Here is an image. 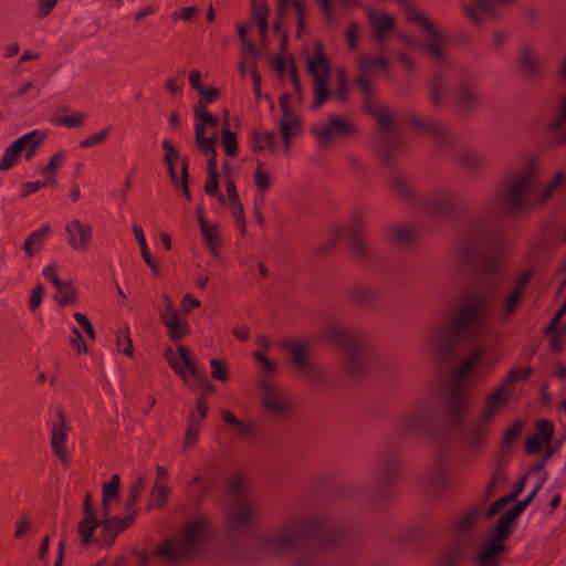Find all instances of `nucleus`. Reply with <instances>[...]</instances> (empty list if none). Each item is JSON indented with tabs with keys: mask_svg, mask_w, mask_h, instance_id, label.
<instances>
[{
	"mask_svg": "<svg viewBox=\"0 0 566 566\" xmlns=\"http://www.w3.org/2000/svg\"><path fill=\"white\" fill-rule=\"evenodd\" d=\"M446 87V81L441 73L432 75L429 82L430 98L434 106H439L442 102V94Z\"/></svg>",
	"mask_w": 566,
	"mask_h": 566,
	"instance_id": "nucleus-54",
	"label": "nucleus"
},
{
	"mask_svg": "<svg viewBox=\"0 0 566 566\" xmlns=\"http://www.w3.org/2000/svg\"><path fill=\"white\" fill-rule=\"evenodd\" d=\"M455 98L461 108L465 112L473 111L479 105L480 101V96L474 86L467 82L459 84Z\"/></svg>",
	"mask_w": 566,
	"mask_h": 566,
	"instance_id": "nucleus-32",
	"label": "nucleus"
},
{
	"mask_svg": "<svg viewBox=\"0 0 566 566\" xmlns=\"http://www.w3.org/2000/svg\"><path fill=\"white\" fill-rule=\"evenodd\" d=\"M222 145L226 154L229 157H235L238 155V142L235 133L230 130V124L228 118L223 122L221 130Z\"/></svg>",
	"mask_w": 566,
	"mask_h": 566,
	"instance_id": "nucleus-52",
	"label": "nucleus"
},
{
	"mask_svg": "<svg viewBox=\"0 0 566 566\" xmlns=\"http://www.w3.org/2000/svg\"><path fill=\"white\" fill-rule=\"evenodd\" d=\"M390 190L405 201L413 199V190L410 181L399 172H394L390 184Z\"/></svg>",
	"mask_w": 566,
	"mask_h": 566,
	"instance_id": "nucleus-41",
	"label": "nucleus"
},
{
	"mask_svg": "<svg viewBox=\"0 0 566 566\" xmlns=\"http://www.w3.org/2000/svg\"><path fill=\"white\" fill-rule=\"evenodd\" d=\"M169 493V486L163 482L155 481L147 503V511H150L153 507H164L167 503Z\"/></svg>",
	"mask_w": 566,
	"mask_h": 566,
	"instance_id": "nucleus-46",
	"label": "nucleus"
},
{
	"mask_svg": "<svg viewBox=\"0 0 566 566\" xmlns=\"http://www.w3.org/2000/svg\"><path fill=\"white\" fill-rule=\"evenodd\" d=\"M482 514L481 507H473L469 510L462 517L453 523L454 537L459 539H470V544H474L475 536L472 527L480 520Z\"/></svg>",
	"mask_w": 566,
	"mask_h": 566,
	"instance_id": "nucleus-27",
	"label": "nucleus"
},
{
	"mask_svg": "<svg viewBox=\"0 0 566 566\" xmlns=\"http://www.w3.org/2000/svg\"><path fill=\"white\" fill-rule=\"evenodd\" d=\"M523 295H524L523 292L517 291L515 289H513L506 295V297L504 300V306H503V317L504 318H509L516 313Z\"/></svg>",
	"mask_w": 566,
	"mask_h": 566,
	"instance_id": "nucleus-62",
	"label": "nucleus"
},
{
	"mask_svg": "<svg viewBox=\"0 0 566 566\" xmlns=\"http://www.w3.org/2000/svg\"><path fill=\"white\" fill-rule=\"evenodd\" d=\"M262 405L273 417L285 416L292 408L291 401L270 380L260 382Z\"/></svg>",
	"mask_w": 566,
	"mask_h": 566,
	"instance_id": "nucleus-21",
	"label": "nucleus"
},
{
	"mask_svg": "<svg viewBox=\"0 0 566 566\" xmlns=\"http://www.w3.org/2000/svg\"><path fill=\"white\" fill-rule=\"evenodd\" d=\"M53 298L62 307H65L70 304H75L77 301V291H76L73 282L65 281L62 284V287L56 290V293L53 296Z\"/></svg>",
	"mask_w": 566,
	"mask_h": 566,
	"instance_id": "nucleus-49",
	"label": "nucleus"
},
{
	"mask_svg": "<svg viewBox=\"0 0 566 566\" xmlns=\"http://www.w3.org/2000/svg\"><path fill=\"white\" fill-rule=\"evenodd\" d=\"M500 212L492 202L482 216L470 219L457 243L460 261L470 266L481 282L493 281L512 245L511 238L500 228Z\"/></svg>",
	"mask_w": 566,
	"mask_h": 566,
	"instance_id": "nucleus-1",
	"label": "nucleus"
},
{
	"mask_svg": "<svg viewBox=\"0 0 566 566\" xmlns=\"http://www.w3.org/2000/svg\"><path fill=\"white\" fill-rule=\"evenodd\" d=\"M200 233L210 253L217 258L219 254V247L221 244V235L218 224L201 221Z\"/></svg>",
	"mask_w": 566,
	"mask_h": 566,
	"instance_id": "nucleus-33",
	"label": "nucleus"
},
{
	"mask_svg": "<svg viewBox=\"0 0 566 566\" xmlns=\"http://www.w3.org/2000/svg\"><path fill=\"white\" fill-rule=\"evenodd\" d=\"M116 345L118 352L125 354L126 356L133 355L134 346L129 335L128 326H126L123 331H118L116 335Z\"/></svg>",
	"mask_w": 566,
	"mask_h": 566,
	"instance_id": "nucleus-64",
	"label": "nucleus"
},
{
	"mask_svg": "<svg viewBox=\"0 0 566 566\" xmlns=\"http://www.w3.org/2000/svg\"><path fill=\"white\" fill-rule=\"evenodd\" d=\"M458 206V198L453 193H437L423 202L424 212L436 219L452 217Z\"/></svg>",
	"mask_w": 566,
	"mask_h": 566,
	"instance_id": "nucleus-22",
	"label": "nucleus"
},
{
	"mask_svg": "<svg viewBox=\"0 0 566 566\" xmlns=\"http://www.w3.org/2000/svg\"><path fill=\"white\" fill-rule=\"evenodd\" d=\"M281 347L289 353L292 364L308 382L316 385L323 381L322 371L307 359L306 348L303 344L284 340L281 343Z\"/></svg>",
	"mask_w": 566,
	"mask_h": 566,
	"instance_id": "nucleus-16",
	"label": "nucleus"
},
{
	"mask_svg": "<svg viewBox=\"0 0 566 566\" xmlns=\"http://www.w3.org/2000/svg\"><path fill=\"white\" fill-rule=\"evenodd\" d=\"M321 338L343 352L345 368L352 376H359L365 371L366 353L361 332L348 329L333 322L322 329Z\"/></svg>",
	"mask_w": 566,
	"mask_h": 566,
	"instance_id": "nucleus-5",
	"label": "nucleus"
},
{
	"mask_svg": "<svg viewBox=\"0 0 566 566\" xmlns=\"http://www.w3.org/2000/svg\"><path fill=\"white\" fill-rule=\"evenodd\" d=\"M101 536L95 539V544L101 547L113 545L116 536L119 534L116 526L109 520V516L99 520Z\"/></svg>",
	"mask_w": 566,
	"mask_h": 566,
	"instance_id": "nucleus-48",
	"label": "nucleus"
},
{
	"mask_svg": "<svg viewBox=\"0 0 566 566\" xmlns=\"http://www.w3.org/2000/svg\"><path fill=\"white\" fill-rule=\"evenodd\" d=\"M120 478L118 474H113L108 482L103 485L102 496V514L104 517L109 516L111 510L108 506L109 501L118 495Z\"/></svg>",
	"mask_w": 566,
	"mask_h": 566,
	"instance_id": "nucleus-44",
	"label": "nucleus"
},
{
	"mask_svg": "<svg viewBox=\"0 0 566 566\" xmlns=\"http://www.w3.org/2000/svg\"><path fill=\"white\" fill-rule=\"evenodd\" d=\"M228 491L232 496L229 507L230 526L233 530H243L255 520L256 511L244 491L243 479L240 474H234L229 479Z\"/></svg>",
	"mask_w": 566,
	"mask_h": 566,
	"instance_id": "nucleus-8",
	"label": "nucleus"
},
{
	"mask_svg": "<svg viewBox=\"0 0 566 566\" xmlns=\"http://www.w3.org/2000/svg\"><path fill=\"white\" fill-rule=\"evenodd\" d=\"M66 240L69 245L76 251H86L93 239L92 227L77 219L65 226Z\"/></svg>",
	"mask_w": 566,
	"mask_h": 566,
	"instance_id": "nucleus-24",
	"label": "nucleus"
},
{
	"mask_svg": "<svg viewBox=\"0 0 566 566\" xmlns=\"http://www.w3.org/2000/svg\"><path fill=\"white\" fill-rule=\"evenodd\" d=\"M346 534L323 515L291 517L277 530L263 534L260 546L268 554L291 552L300 541L310 542L319 552H331L343 545Z\"/></svg>",
	"mask_w": 566,
	"mask_h": 566,
	"instance_id": "nucleus-2",
	"label": "nucleus"
},
{
	"mask_svg": "<svg viewBox=\"0 0 566 566\" xmlns=\"http://www.w3.org/2000/svg\"><path fill=\"white\" fill-rule=\"evenodd\" d=\"M289 6H290V0H276L275 18L273 20L272 27H273L274 33H276L277 35L284 31L283 28L285 24Z\"/></svg>",
	"mask_w": 566,
	"mask_h": 566,
	"instance_id": "nucleus-59",
	"label": "nucleus"
},
{
	"mask_svg": "<svg viewBox=\"0 0 566 566\" xmlns=\"http://www.w3.org/2000/svg\"><path fill=\"white\" fill-rule=\"evenodd\" d=\"M307 69L313 77L314 99L311 108L317 109L331 95L328 90V77L331 73V65L324 52V46L321 41L315 42V54L307 61Z\"/></svg>",
	"mask_w": 566,
	"mask_h": 566,
	"instance_id": "nucleus-13",
	"label": "nucleus"
},
{
	"mask_svg": "<svg viewBox=\"0 0 566 566\" xmlns=\"http://www.w3.org/2000/svg\"><path fill=\"white\" fill-rule=\"evenodd\" d=\"M276 134L274 132H268L265 134H261L258 130L252 132V151L259 153L264 150L265 148H270L274 150L276 145L274 143Z\"/></svg>",
	"mask_w": 566,
	"mask_h": 566,
	"instance_id": "nucleus-50",
	"label": "nucleus"
},
{
	"mask_svg": "<svg viewBox=\"0 0 566 566\" xmlns=\"http://www.w3.org/2000/svg\"><path fill=\"white\" fill-rule=\"evenodd\" d=\"M48 134L46 132L33 129L27 134L21 135L17 139H14L12 143L23 151L27 147H31L32 143L39 140V146L43 144V142L46 139Z\"/></svg>",
	"mask_w": 566,
	"mask_h": 566,
	"instance_id": "nucleus-53",
	"label": "nucleus"
},
{
	"mask_svg": "<svg viewBox=\"0 0 566 566\" xmlns=\"http://www.w3.org/2000/svg\"><path fill=\"white\" fill-rule=\"evenodd\" d=\"M509 398L510 396L503 392L502 389L496 388L488 396L485 408L480 417L491 422L495 413L507 403Z\"/></svg>",
	"mask_w": 566,
	"mask_h": 566,
	"instance_id": "nucleus-34",
	"label": "nucleus"
},
{
	"mask_svg": "<svg viewBox=\"0 0 566 566\" xmlns=\"http://www.w3.org/2000/svg\"><path fill=\"white\" fill-rule=\"evenodd\" d=\"M167 328V334L169 339L177 345H180L179 342L181 338L187 336L190 333V326L187 321H180L179 317H170L169 321L163 323Z\"/></svg>",
	"mask_w": 566,
	"mask_h": 566,
	"instance_id": "nucleus-40",
	"label": "nucleus"
},
{
	"mask_svg": "<svg viewBox=\"0 0 566 566\" xmlns=\"http://www.w3.org/2000/svg\"><path fill=\"white\" fill-rule=\"evenodd\" d=\"M378 67L382 71H388V63L384 56H369L361 54L358 61V69L361 72L369 73L373 69Z\"/></svg>",
	"mask_w": 566,
	"mask_h": 566,
	"instance_id": "nucleus-55",
	"label": "nucleus"
},
{
	"mask_svg": "<svg viewBox=\"0 0 566 566\" xmlns=\"http://www.w3.org/2000/svg\"><path fill=\"white\" fill-rule=\"evenodd\" d=\"M195 116L197 118L195 128H201L205 130L206 126H217L219 123L218 117L209 113L205 108V105H202L201 101H199L195 107Z\"/></svg>",
	"mask_w": 566,
	"mask_h": 566,
	"instance_id": "nucleus-57",
	"label": "nucleus"
},
{
	"mask_svg": "<svg viewBox=\"0 0 566 566\" xmlns=\"http://www.w3.org/2000/svg\"><path fill=\"white\" fill-rule=\"evenodd\" d=\"M146 486V478L140 474L135 478V480L129 485L128 496L126 502V511L132 513H137V504L143 495L144 489Z\"/></svg>",
	"mask_w": 566,
	"mask_h": 566,
	"instance_id": "nucleus-42",
	"label": "nucleus"
},
{
	"mask_svg": "<svg viewBox=\"0 0 566 566\" xmlns=\"http://www.w3.org/2000/svg\"><path fill=\"white\" fill-rule=\"evenodd\" d=\"M181 363L176 359L174 350L169 347L165 350V359L169 367L185 381L187 380V373L193 379L196 386L201 388L202 395L208 396L213 394L216 386L209 381L207 376L197 369L195 359L190 356V350L185 345L177 347Z\"/></svg>",
	"mask_w": 566,
	"mask_h": 566,
	"instance_id": "nucleus-11",
	"label": "nucleus"
},
{
	"mask_svg": "<svg viewBox=\"0 0 566 566\" xmlns=\"http://www.w3.org/2000/svg\"><path fill=\"white\" fill-rule=\"evenodd\" d=\"M229 206L232 212V216L240 228L241 234H245L247 232V219L244 214V208L240 200V198L233 199L229 201Z\"/></svg>",
	"mask_w": 566,
	"mask_h": 566,
	"instance_id": "nucleus-63",
	"label": "nucleus"
},
{
	"mask_svg": "<svg viewBox=\"0 0 566 566\" xmlns=\"http://www.w3.org/2000/svg\"><path fill=\"white\" fill-rule=\"evenodd\" d=\"M57 421L53 423L51 431V448L55 457L59 458L64 468L71 464V455L66 448L67 432L70 424L66 421L62 407L56 409Z\"/></svg>",
	"mask_w": 566,
	"mask_h": 566,
	"instance_id": "nucleus-19",
	"label": "nucleus"
},
{
	"mask_svg": "<svg viewBox=\"0 0 566 566\" xmlns=\"http://www.w3.org/2000/svg\"><path fill=\"white\" fill-rule=\"evenodd\" d=\"M201 426L202 424L198 423L197 420L195 419V411L190 410L184 440V446L186 448L193 446L198 441Z\"/></svg>",
	"mask_w": 566,
	"mask_h": 566,
	"instance_id": "nucleus-58",
	"label": "nucleus"
},
{
	"mask_svg": "<svg viewBox=\"0 0 566 566\" xmlns=\"http://www.w3.org/2000/svg\"><path fill=\"white\" fill-rule=\"evenodd\" d=\"M347 237L353 256L363 265H369L375 260V253L367 241L366 218L356 211L350 220Z\"/></svg>",
	"mask_w": 566,
	"mask_h": 566,
	"instance_id": "nucleus-14",
	"label": "nucleus"
},
{
	"mask_svg": "<svg viewBox=\"0 0 566 566\" xmlns=\"http://www.w3.org/2000/svg\"><path fill=\"white\" fill-rule=\"evenodd\" d=\"M515 66L518 76L528 83H537L546 74V64L530 43L520 45Z\"/></svg>",
	"mask_w": 566,
	"mask_h": 566,
	"instance_id": "nucleus-15",
	"label": "nucleus"
},
{
	"mask_svg": "<svg viewBox=\"0 0 566 566\" xmlns=\"http://www.w3.org/2000/svg\"><path fill=\"white\" fill-rule=\"evenodd\" d=\"M452 480L450 465L444 457H438L431 464L428 482L434 490H444Z\"/></svg>",
	"mask_w": 566,
	"mask_h": 566,
	"instance_id": "nucleus-26",
	"label": "nucleus"
},
{
	"mask_svg": "<svg viewBox=\"0 0 566 566\" xmlns=\"http://www.w3.org/2000/svg\"><path fill=\"white\" fill-rule=\"evenodd\" d=\"M400 458L396 449L379 451L371 463L369 484L378 496L388 495L399 476Z\"/></svg>",
	"mask_w": 566,
	"mask_h": 566,
	"instance_id": "nucleus-7",
	"label": "nucleus"
},
{
	"mask_svg": "<svg viewBox=\"0 0 566 566\" xmlns=\"http://www.w3.org/2000/svg\"><path fill=\"white\" fill-rule=\"evenodd\" d=\"M356 132L355 126L346 118L331 115L327 124L316 125L312 128V135L322 145H328L333 138L347 137Z\"/></svg>",
	"mask_w": 566,
	"mask_h": 566,
	"instance_id": "nucleus-18",
	"label": "nucleus"
},
{
	"mask_svg": "<svg viewBox=\"0 0 566 566\" xmlns=\"http://www.w3.org/2000/svg\"><path fill=\"white\" fill-rule=\"evenodd\" d=\"M532 374L533 368L531 366H527L525 368H513L507 373L506 377L502 380L497 388L502 389L503 392L511 396L512 392L514 391L515 384L518 380H527L532 376Z\"/></svg>",
	"mask_w": 566,
	"mask_h": 566,
	"instance_id": "nucleus-38",
	"label": "nucleus"
},
{
	"mask_svg": "<svg viewBox=\"0 0 566 566\" xmlns=\"http://www.w3.org/2000/svg\"><path fill=\"white\" fill-rule=\"evenodd\" d=\"M434 416L436 409L432 403H419L397 419L395 431L401 438H415L432 426Z\"/></svg>",
	"mask_w": 566,
	"mask_h": 566,
	"instance_id": "nucleus-12",
	"label": "nucleus"
},
{
	"mask_svg": "<svg viewBox=\"0 0 566 566\" xmlns=\"http://www.w3.org/2000/svg\"><path fill=\"white\" fill-rule=\"evenodd\" d=\"M406 120L418 132L433 137L442 147H450L455 143L453 134L442 122L433 118H421L416 114L408 115Z\"/></svg>",
	"mask_w": 566,
	"mask_h": 566,
	"instance_id": "nucleus-17",
	"label": "nucleus"
},
{
	"mask_svg": "<svg viewBox=\"0 0 566 566\" xmlns=\"http://www.w3.org/2000/svg\"><path fill=\"white\" fill-rule=\"evenodd\" d=\"M491 300L483 293L464 296L446 321L437 325L429 337L430 349L441 360H451L461 342L470 339L485 323Z\"/></svg>",
	"mask_w": 566,
	"mask_h": 566,
	"instance_id": "nucleus-3",
	"label": "nucleus"
},
{
	"mask_svg": "<svg viewBox=\"0 0 566 566\" xmlns=\"http://www.w3.org/2000/svg\"><path fill=\"white\" fill-rule=\"evenodd\" d=\"M475 7H465L464 13L476 24L496 19L497 0H473Z\"/></svg>",
	"mask_w": 566,
	"mask_h": 566,
	"instance_id": "nucleus-28",
	"label": "nucleus"
},
{
	"mask_svg": "<svg viewBox=\"0 0 566 566\" xmlns=\"http://www.w3.org/2000/svg\"><path fill=\"white\" fill-rule=\"evenodd\" d=\"M548 138L552 144H566V94L563 96L557 116L548 126Z\"/></svg>",
	"mask_w": 566,
	"mask_h": 566,
	"instance_id": "nucleus-29",
	"label": "nucleus"
},
{
	"mask_svg": "<svg viewBox=\"0 0 566 566\" xmlns=\"http://www.w3.org/2000/svg\"><path fill=\"white\" fill-rule=\"evenodd\" d=\"M21 153V149L11 143V145L4 149L0 158V171H4L14 167L19 161Z\"/></svg>",
	"mask_w": 566,
	"mask_h": 566,
	"instance_id": "nucleus-60",
	"label": "nucleus"
},
{
	"mask_svg": "<svg viewBox=\"0 0 566 566\" xmlns=\"http://www.w3.org/2000/svg\"><path fill=\"white\" fill-rule=\"evenodd\" d=\"M196 133V144L199 147V149L206 155H213L217 156L216 150V143H217V135H213L211 137H206L205 132L201 128H195Z\"/></svg>",
	"mask_w": 566,
	"mask_h": 566,
	"instance_id": "nucleus-56",
	"label": "nucleus"
},
{
	"mask_svg": "<svg viewBox=\"0 0 566 566\" xmlns=\"http://www.w3.org/2000/svg\"><path fill=\"white\" fill-rule=\"evenodd\" d=\"M133 232H134L136 241H137V243L139 245L143 260L150 268L151 273L154 275H158L159 271H160L159 270V265H158V263L151 256V252H150V250L148 248V244H147V241H146V238H145V234H144V231H143L142 227L134 224L133 226Z\"/></svg>",
	"mask_w": 566,
	"mask_h": 566,
	"instance_id": "nucleus-39",
	"label": "nucleus"
},
{
	"mask_svg": "<svg viewBox=\"0 0 566 566\" xmlns=\"http://www.w3.org/2000/svg\"><path fill=\"white\" fill-rule=\"evenodd\" d=\"M468 374L465 369L458 366L452 373L447 388V410L453 427H460L463 423L464 416L470 408V398L463 389Z\"/></svg>",
	"mask_w": 566,
	"mask_h": 566,
	"instance_id": "nucleus-10",
	"label": "nucleus"
},
{
	"mask_svg": "<svg viewBox=\"0 0 566 566\" xmlns=\"http://www.w3.org/2000/svg\"><path fill=\"white\" fill-rule=\"evenodd\" d=\"M161 147L165 151L164 163L167 166L168 175L171 184L178 185V177L175 168V160L179 158V153L176 150L175 146L169 140H164L161 143Z\"/></svg>",
	"mask_w": 566,
	"mask_h": 566,
	"instance_id": "nucleus-47",
	"label": "nucleus"
},
{
	"mask_svg": "<svg viewBox=\"0 0 566 566\" xmlns=\"http://www.w3.org/2000/svg\"><path fill=\"white\" fill-rule=\"evenodd\" d=\"M379 293L369 286H356L349 292L350 300L359 306H368L378 300Z\"/></svg>",
	"mask_w": 566,
	"mask_h": 566,
	"instance_id": "nucleus-45",
	"label": "nucleus"
},
{
	"mask_svg": "<svg viewBox=\"0 0 566 566\" xmlns=\"http://www.w3.org/2000/svg\"><path fill=\"white\" fill-rule=\"evenodd\" d=\"M473 545L470 539H453L452 544L442 554L441 562L443 566H457Z\"/></svg>",
	"mask_w": 566,
	"mask_h": 566,
	"instance_id": "nucleus-31",
	"label": "nucleus"
},
{
	"mask_svg": "<svg viewBox=\"0 0 566 566\" xmlns=\"http://www.w3.org/2000/svg\"><path fill=\"white\" fill-rule=\"evenodd\" d=\"M535 168V163L531 159L523 169L505 178L502 206L506 213L517 214L526 208V198L534 184Z\"/></svg>",
	"mask_w": 566,
	"mask_h": 566,
	"instance_id": "nucleus-6",
	"label": "nucleus"
},
{
	"mask_svg": "<svg viewBox=\"0 0 566 566\" xmlns=\"http://www.w3.org/2000/svg\"><path fill=\"white\" fill-rule=\"evenodd\" d=\"M51 233L50 224L45 223L32 231L23 243V250L29 256H33L43 245V242Z\"/></svg>",
	"mask_w": 566,
	"mask_h": 566,
	"instance_id": "nucleus-35",
	"label": "nucleus"
},
{
	"mask_svg": "<svg viewBox=\"0 0 566 566\" xmlns=\"http://www.w3.org/2000/svg\"><path fill=\"white\" fill-rule=\"evenodd\" d=\"M207 532V523L198 518L188 523L181 535V541L177 544L171 541H165L157 548V554L169 560H178L192 555L200 539Z\"/></svg>",
	"mask_w": 566,
	"mask_h": 566,
	"instance_id": "nucleus-9",
	"label": "nucleus"
},
{
	"mask_svg": "<svg viewBox=\"0 0 566 566\" xmlns=\"http://www.w3.org/2000/svg\"><path fill=\"white\" fill-rule=\"evenodd\" d=\"M262 167L263 163L258 161V167L254 171V182L258 190L261 192V202L264 200L263 195L270 189L272 184V179L269 172L265 171Z\"/></svg>",
	"mask_w": 566,
	"mask_h": 566,
	"instance_id": "nucleus-61",
	"label": "nucleus"
},
{
	"mask_svg": "<svg viewBox=\"0 0 566 566\" xmlns=\"http://www.w3.org/2000/svg\"><path fill=\"white\" fill-rule=\"evenodd\" d=\"M212 488V480L205 482L200 475H195L188 484V495L192 499L195 504L199 506Z\"/></svg>",
	"mask_w": 566,
	"mask_h": 566,
	"instance_id": "nucleus-36",
	"label": "nucleus"
},
{
	"mask_svg": "<svg viewBox=\"0 0 566 566\" xmlns=\"http://www.w3.org/2000/svg\"><path fill=\"white\" fill-rule=\"evenodd\" d=\"M407 19L411 22L419 24L430 38L429 43L420 45L421 49L427 51L437 61H441L443 59V52L440 46V31L433 25V23L428 18H426L419 10L412 7H409L407 9Z\"/></svg>",
	"mask_w": 566,
	"mask_h": 566,
	"instance_id": "nucleus-20",
	"label": "nucleus"
},
{
	"mask_svg": "<svg viewBox=\"0 0 566 566\" xmlns=\"http://www.w3.org/2000/svg\"><path fill=\"white\" fill-rule=\"evenodd\" d=\"M505 551V545L494 538L485 543L475 556L479 566H500L497 556Z\"/></svg>",
	"mask_w": 566,
	"mask_h": 566,
	"instance_id": "nucleus-30",
	"label": "nucleus"
},
{
	"mask_svg": "<svg viewBox=\"0 0 566 566\" xmlns=\"http://www.w3.org/2000/svg\"><path fill=\"white\" fill-rule=\"evenodd\" d=\"M490 422L482 417L469 427L462 434L461 441L463 448L470 453H478L482 450L489 438Z\"/></svg>",
	"mask_w": 566,
	"mask_h": 566,
	"instance_id": "nucleus-23",
	"label": "nucleus"
},
{
	"mask_svg": "<svg viewBox=\"0 0 566 566\" xmlns=\"http://www.w3.org/2000/svg\"><path fill=\"white\" fill-rule=\"evenodd\" d=\"M458 160L462 167L471 171L481 169L485 163L484 157L473 150H464L460 153Z\"/></svg>",
	"mask_w": 566,
	"mask_h": 566,
	"instance_id": "nucleus-51",
	"label": "nucleus"
},
{
	"mask_svg": "<svg viewBox=\"0 0 566 566\" xmlns=\"http://www.w3.org/2000/svg\"><path fill=\"white\" fill-rule=\"evenodd\" d=\"M356 84L364 95V111L369 114L379 126V132L376 137L379 157L385 164H390L400 146V139L395 132L391 111L384 105H377L373 101V90L367 73L359 71Z\"/></svg>",
	"mask_w": 566,
	"mask_h": 566,
	"instance_id": "nucleus-4",
	"label": "nucleus"
},
{
	"mask_svg": "<svg viewBox=\"0 0 566 566\" xmlns=\"http://www.w3.org/2000/svg\"><path fill=\"white\" fill-rule=\"evenodd\" d=\"M520 515L513 510L509 509L503 515L497 520L492 538L501 542H504L509 538L511 534V526L516 521Z\"/></svg>",
	"mask_w": 566,
	"mask_h": 566,
	"instance_id": "nucleus-37",
	"label": "nucleus"
},
{
	"mask_svg": "<svg viewBox=\"0 0 566 566\" xmlns=\"http://www.w3.org/2000/svg\"><path fill=\"white\" fill-rule=\"evenodd\" d=\"M99 527V520L95 515H84L77 525V533L83 546H88L93 542L95 530Z\"/></svg>",
	"mask_w": 566,
	"mask_h": 566,
	"instance_id": "nucleus-43",
	"label": "nucleus"
},
{
	"mask_svg": "<svg viewBox=\"0 0 566 566\" xmlns=\"http://www.w3.org/2000/svg\"><path fill=\"white\" fill-rule=\"evenodd\" d=\"M374 41L382 48L395 31V19L386 12H370L368 15Z\"/></svg>",
	"mask_w": 566,
	"mask_h": 566,
	"instance_id": "nucleus-25",
	"label": "nucleus"
}]
</instances>
